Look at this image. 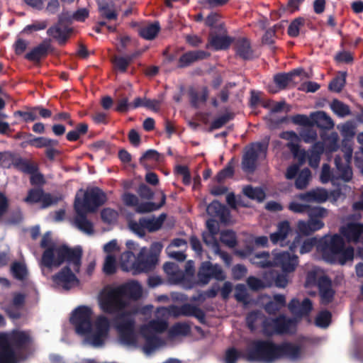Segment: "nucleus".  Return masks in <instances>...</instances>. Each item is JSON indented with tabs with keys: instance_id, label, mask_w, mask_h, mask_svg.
<instances>
[{
	"instance_id": "f257e3e1",
	"label": "nucleus",
	"mask_w": 363,
	"mask_h": 363,
	"mask_svg": "<svg viewBox=\"0 0 363 363\" xmlns=\"http://www.w3.org/2000/svg\"><path fill=\"white\" fill-rule=\"evenodd\" d=\"M40 247L43 249L40 259V265L48 269L58 268L64 263L67 265L52 275V281L55 285L65 290H69L79 282L75 274L79 273L82 266L83 250L81 246L71 247L66 244L56 242L50 231L46 232L41 239Z\"/></svg>"
},
{
	"instance_id": "f03ea898",
	"label": "nucleus",
	"mask_w": 363,
	"mask_h": 363,
	"mask_svg": "<svg viewBox=\"0 0 363 363\" xmlns=\"http://www.w3.org/2000/svg\"><path fill=\"white\" fill-rule=\"evenodd\" d=\"M93 311L87 306H79L72 313L70 323L76 333L84 337V340L94 347L104 345L108 337L110 321L104 315H99L92 324Z\"/></svg>"
},
{
	"instance_id": "7ed1b4c3",
	"label": "nucleus",
	"mask_w": 363,
	"mask_h": 363,
	"mask_svg": "<svg viewBox=\"0 0 363 363\" xmlns=\"http://www.w3.org/2000/svg\"><path fill=\"white\" fill-rule=\"evenodd\" d=\"M33 337L30 330L14 329L0 333V363H18L30 352Z\"/></svg>"
},
{
	"instance_id": "20e7f679",
	"label": "nucleus",
	"mask_w": 363,
	"mask_h": 363,
	"mask_svg": "<svg viewBox=\"0 0 363 363\" xmlns=\"http://www.w3.org/2000/svg\"><path fill=\"white\" fill-rule=\"evenodd\" d=\"M318 250L330 263L337 262L342 265L354 257V248L350 246L345 247L344 239L339 234L325 235L319 239Z\"/></svg>"
},
{
	"instance_id": "39448f33",
	"label": "nucleus",
	"mask_w": 363,
	"mask_h": 363,
	"mask_svg": "<svg viewBox=\"0 0 363 363\" xmlns=\"http://www.w3.org/2000/svg\"><path fill=\"white\" fill-rule=\"evenodd\" d=\"M245 358L249 362H272L277 359V344L271 340H254Z\"/></svg>"
},
{
	"instance_id": "423d86ee",
	"label": "nucleus",
	"mask_w": 363,
	"mask_h": 363,
	"mask_svg": "<svg viewBox=\"0 0 363 363\" xmlns=\"http://www.w3.org/2000/svg\"><path fill=\"white\" fill-rule=\"evenodd\" d=\"M268 150V143H252L245 147L242 158V169L246 173H253L258 159H264Z\"/></svg>"
},
{
	"instance_id": "0eeeda50",
	"label": "nucleus",
	"mask_w": 363,
	"mask_h": 363,
	"mask_svg": "<svg viewBox=\"0 0 363 363\" xmlns=\"http://www.w3.org/2000/svg\"><path fill=\"white\" fill-rule=\"evenodd\" d=\"M162 249V245L156 242L152 244L150 249H140L133 264V268L139 272H150L155 268L158 262L159 255Z\"/></svg>"
},
{
	"instance_id": "6e6552de",
	"label": "nucleus",
	"mask_w": 363,
	"mask_h": 363,
	"mask_svg": "<svg viewBox=\"0 0 363 363\" xmlns=\"http://www.w3.org/2000/svg\"><path fill=\"white\" fill-rule=\"evenodd\" d=\"M106 194L99 187L87 189L84 193L83 199L78 194L74 199V208H80L87 212H94L106 201Z\"/></svg>"
},
{
	"instance_id": "1a4fd4ad",
	"label": "nucleus",
	"mask_w": 363,
	"mask_h": 363,
	"mask_svg": "<svg viewBox=\"0 0 363 363\" xmlns=\"http://www.w3.org/2000/svg\"><path fill=\"white\" fill-rule=\"evenodd\" d=\"M128 302L123 298L116 287L111 289L100 301V307L103 312L111 315H117V317L125 312Z\"/></svg>"
},
{
	"instance_id": "9d476101",
	"label": "nucleus",
	"mask_w": 363,
	"mask_h": 363,
	"mask_svg": "<svg viewBox=\"0 0 363 363\" xmlns=\"http://www.w3.org/2000/svg\"><path fill=\"white\" fill-rule=\"evenodd\" d=\"M117 329L121 342L126 345H134L137 342L135 333V320L129 312L121 313L118 317Z\"/></svg>"
},
{
	"instance_id": "9b49d317",
	"label": "nucleus",
	"mask_w": 363,
	"mask_h": 363,
	"mask_svg": "<svg viewBox=\"0 0 363 363\" xmlns=\"http://www.w3.org/2000/svg\"><path fill=\"white\" fill-rule=\"evenodd\" d=\"M225 277H226L219 264H213L209 261L203 262H201L197 272L196 285H206L212 279L217 281H223L225 279Z\"/></svg>"
},
{
	"instance_id": "f8f14e48",
	"label": "nucleus",
	"mask_w": 363,
	"mask_h": 363,
	"mask_svg": "<svg viewBox=\"0 0 363 363\" xmlns=\"http://www.w3.org/2000/svg\"><path fill=\"white\" fill-rule=\"evenodd\" d=\"M272 267H280L284 273L294 272L298 264V257L289 252H272Z\"/></svg>"
},
{
	"instance_id": "ddd939ff",
	"label": "nucleus",
	"mask_w": 363,
	"mask_h": 363,
	"mask_svg": "<svg viewBox=\"0 0 363 363\" xmlns=\"http://www.w3.org/2000/svg\"><path fill=\"white\" fill-rule=\"evenodd\" d=\"M26 301V294L19 291L11 294V299L9 304L4 307V311L7 316L16 320L22 317L21 310L23 308Z\"/></svg>"
},
{
	"instance_id": "4468645a",
	"label": "nucleus",
	"mask_w": 363,
	"mask_h": 363,
	"mask_svg": "<svg viewBox=\"0 0 363 363\" xmlns=\"http://www.w3.org/2000/svg\"><path fill=\"white\" fill-rule=\"evenodd\" d=\"M294 324L293 320L287 318L284 315L272 318L264 322V330L269 334H285L289 333Z\"/></svg>"
},
{
	"instance_id": "2eb2a0df",
	"label": "nucleus",
	"mask_w": 363,
	"mask_h": 363,
	"mask_svg": "<svg viewBox=\"0 0 363 363\" xmlns=\"http://www.w3.org/2000/svg\"><path fill=\"white\" fill-rule=\"evenodd\" d=\"M303 72L302 68L294 69L289 72H279L274 75L273 81L279 90L294 88L298 84L295 79Z\"/></svg>"
},
{
	"instance_id": "dca6fc26",
	"label": "nucleus",
	"mask_w": 363,
	"mask_h": 363,
	"mask_svg": "<svg viewBox=\"0 0 363 363\" xmlns=\"http://www.w3.org/2000/svg\"><path fill=\"white\" fill-rule=\"evenodd\" d=\"M352 150L350 149L344 155L343 162L342 158L340 155H336L334 159V163L336 169L340 173V178L345 182H349L352 178V170L350 165L352 159Z\"/></svg>"
},
{
	"instance_id": "f3484780",
	"label": "nucleus",
	"mask_w": 363,
	"mask_h": 363,
	"mask_svg": "<svg viewBox=\"0 0 363 363\" xmlns=\"http://www.w3.org/2000/svg\"><path fill=\"white\" fill-rule=\"evenodd\" d=\"M340 232L347 242L357 244L363 234V223H348L346 225L340 228Z\"/></svg>"
},
{
	"instance_id": "a211bd4d",
	"label": "nucleus",
	"mask_w": 363,
	"mask_h": 363,
	"mask_svg": "<svg viewBox=\"0 0 363 363\" xmlns=\"http://www.w3.org/2000/svg\"><path fill=\"white\" fill-rule=\"evenodd\" d=\"M318 288L322 304L328 305L333 301L335 291L332 288V281L328 277L321 276L318 278Z\"/></svg>"
},
{
	"instance_id": "6ab92c4d",
	"label": "nucleus",
	"mask_w": 363,
	"mask_h": 363,
	"mask_svg": "<svg viewBox=\"0 0 363 363\" xmlns=\"http://www.w3.org/2000/svg\"><path fill=\"white\" fill-rule=\"evenodd\" d=\"M124 299L138 300L142 296V287L136 281H132L116 287Z\"/></svg>"
},
{
	"instance_id": "aec40b11",
	"label": "nucleus",
	"mask_w": 363,
	"mask_h": 363,
	"mask_svg": "<svg viewBox=\"0 0 363 363\" xmlns=\"http://www.w3.org/2000/svg\"><path fill=\"white\" fill-rule=\"evenodd\" d=\"M302 354L301 346L291 342L277 344V359L286 357L292 360L298 359Z\"/></svg>"
},
{
	"instance_id": "412c9836",
	"label": "nucleus",
	"mask_w": 363,
	"mask_h": 363,
	"mask_svg": "<svg viewBox=\"0 0 363 363\" xmlns=\"http://www.w3.org/2000/svg\"><path fill=\"white\" fill-rule=\"evenodd\" d=\"M72 29L67 26L57 24L50 27L47 33L55 39L60 45H64L69 38Z\"/></svg>"
},
{
	"instance_id": "4be33fe9",
	"label": "nucleus",
	"mask_w": 363,
	"mask_h": 363,
	"mask_svg": "<svg viewBox=\"0 0 363 363\" xmlns=\"http://www.w3.org/2000/svg\"><path fill=\"white\" fill-rule=\"evenodd\" d=\"M210 56V53L203 50L189 51L183 55L179 59L177 67L184 68L190 66L194 62L204 60Z\"/></svg>"
},
{
	"instance_id": "5701e85b",
	"label": "nucleus",
	"mask_w": 363,
	"mask_h": 363,
	"mask_svg": "<svg viewBox=\"0 0 363 363\" xmlns=\"http://www.w3.org/2000/svg\"><path fill=\"white\" fill-rule=\"evenodd\" d=\"M298 198L301 201L308 203H323L328 200V193L325 189L317 188L298 194Z\"/></svg>"
},
{
	"instance_id": "b1692460",
	"label": "nucleus",
	"mask_w": 363,
	"mask_h": 363,
	"mask_svg": "<svg viewBox=\"0 0 363 363\" xmlns=\"http://www.w3.org/2000/svg\"><path fill=\"white\" fill-rule=\"evenodd\" d=\"M207 213L213 217L218 218L221 222H226L230 212L225 206L217 200L213 201L206 208Z\"/></svg>"
},
{
	"instance_id": "393cba45",
	"label": "nucleus",
	"mask_w": 363,
	"mask_h": 363,
	"mask_svg": "<svg viewBox=\"0 0 363 363\" xmlns=\"http://www.w3.org/2000/svg\"><path fill=\"white\" fill-rule=\"evenodd\" d=\"M236 55L244 60L252 59L253 50L250 40L247 38H239L235 41Z\"/></svg>"
},
{
	"instance_id": "a878e982",
	"label": "nucleus",
	"mask_w": 363,
	"mask_h": 363,
	"mask_svg": "<svg viewBox=\"0 0 363 363\" xmlns=\"http://www.w3.org/2000/svg\"><path fill=\"white\" fill-rule=\"evenodd\" d=\"M50 47V42L44 40L26 53L25 57L29 61L39 62L41 59L48 55Z\"/></svg>"
},
{
	"instance_id": "bb28decb",
	"label": "nucleus",
	"mask_w": 363,
	"mask_h": 363,
	"mask_svg": "<svg viewBox=\"0 0 363 363\" xmlns=\"http://www.w3.org/2000/svg\"><path fill=\"white\" fill-rule=\"evenodd\" d=\"M233 40L229 36H221L218 35H210L208 42L206 45V48H213L214 50H227Z\"/></svg>"
},
{
	"instance_id": "cd10ccee",
	"label": "nucleus",
	"mask_w": 363,
	"mask_h": 363,
	"mask_svg": "<svg viewBox=\"0 0 363 363\" xmlns=\"http://www.w3.org/2000/svg\"><path fill=\"white\" fill-rule=\"evenodd\" d=\"M312 125H315L323 130H330L334 126V123L331 118L324 111H316L311 113Z\"/></svg>"
},
{
	"instance_id": "c85d7f7f",
	"label": "nucleus",
	"mask_w": 363,
	"mask_h": 363,
	"mask_svg": "<svg viewBox=\"0 0 363 363\" xmlns=\"http://www.w3.org/2000/svg\"><path fill=\"white\" fill-rule=\"evenodd\" d=\"M324 225L322 220H311L308 218L307 221L299 220L297 223V230L298 234L301 235H309L323 228Z\"/></svg>"
},
{
	"instance_id": "c756f323",
	"label": "nucleus",
	"mask_w": 363,
	"mask_h": 363,
	"mask_svg": "<svg viewBox=\"0 0 363 363\" xmlns=\"http://www.w3.org/2000/svg\"><path fill=\"white\" fill-rule=\"evenodd\" d=\"M77 216L75 217V224L77 227L82 231L91 234L94 232L93 224L86 218L87 211L80 208H74Z\"/></svg>"
},
{
	"instance_id": "7c9ffc66",
	"label": "nucleus",
	"mask_w": 363,
	"mask_h": 363,
	"mask_svg": "<svg viewBox=\"0 0 363 363\" xmlns=\"http://www.w3.org/2000/svg\"><path fill=\"white\" fill-rule=\"evenodd\" d=\"M141 333L145 340L143 345V350L145 353L150 354L160 345L162 340L152 333H149L143 329H141Z\"/></svg>"
},
{
	"instance_id": "2f4dec72",
	"label": "nucleus",
	"mask_w": 363,
	"mask_h": 363,
	"mask_svg": "<svg viewBox=\"0 0 363 363\" xmlns=\"http://www.w3.org/2000/svg\"><path fill=\"white\" fill-rule=\"evenodd\" d=\"M286 306V298L284 295L276 294L273 299L267 302L264 309L269 315H274Z\"/></svg>"
},
{
	"instance_id": "473e14b6",
	"label": "nucleus",
	"mask_w": 363,
	"mask_h": 363,
	"mask_svg": "<svg viewBox=\"0 0 363 363\" xmlns=\"http://www.w3.org/2000/svg\"><path fill=\"white\" fill-rule=\"evenodd\" d=\"M161 201L156 203L152 201L139 203L135 208V212L138 213H146L157 211L162 208L166 203V195L161 192Z\"/></svg>"
},
{
	"instance_id": "72a5a7b5",
	"label": "nucleus",
	"mask_w": 363,
	"mask_h": 363,
	"mask_svg": "<svg viewBox=\"0 0 363 363\" xmlns=\"http://www.w3.org/2000/svg\"><path fill=\"white\" fill-rule=\"evenodd\" d=\"M12 164L18 171L28 174L36 173L38 171V167L36 164L22 157L15 158L12 162Z\"/></svg>"
},
{
	"instance_id": "f704fd0d",
	"label": "nucleus",
	"mask_w": 363,
	"mask_h": 363,
	"mask_svg": "<svg viewBox=\"0 0 363 363\" xmlns=\"http://www.w3.org/2000/svg\"><path fill=\"white\" fill-rule=\"evenodd\" d=\"M182 310L183 316L194 317L201 323L204 324L206 323V314L200 308L190 303H184L182 305Z\"/></svg>"
},
{
	"instance_id": "c9c22d12",
	"label": "nucleus",
	"mask_w": 363,
	"mask_h": 363,
	"mask_svg": "<svg viewBox=\"0 0 363 363\" xmlns=\"http://www.w3.org/2000/svg\"><path fill=\"white\" fill-rule=\"evenodd\" d=\"M286 273H279L275 271H271L265 274V279L267 282H272V286L274 285L278 288H285L289 282Z\"/></svg>"
},
{
	"instance_id": "e433bc0d",
	"label": "nucleus",
	"mask_w": 363,
	"mask_h": 363,
	"mask_svg": "<svg viewBox=\"0 0 363 363\" xmlns=\"http://www.w3.org/2000/svg\"><path fill=\"white\" fill-rule=\"evenodd\" d=\"M194 266L192 261H188L185 265V273H182L179 280L189 289L193 288L196 285L194 280Z\"/></svg>"
},
{
	"instance_id": "4c0bfd02",
	"label": "nucleus",
	"mask_w": 363,
	"mask_h": 363,
	"mask_svg": "<svg viewBox=\"0 0 363 363\" xmlns=\"http://www.w3.org/2000/svg\"><path fill=\"white\" fill-rule=\"evenodd\" d=\"M166 218V214L162 213L158 218H145L143 217V223L145 225V230L150 233L155 232L160 230Z\"/></svg>"
},
{
	"instance_id": "58836bf2",
	"label": "nucleus",
	"mask_w": 363,
	"mask_h": 363,
	"mask_svg": "<svg viewBox=\"0 0 363 363\" xmlns=\"http://www.w3.org/2000/svg\"><path fill=\"white\" fill-rule=\"evenodd\" d=\"M160 30L159 22H155L139 29V35L148 40H153Z\"/></svg>"
},
{
	"instance_id": "ea45409f",
	"label": "nucleus",
	"mask_w": 363,
	"mask_h": 363,
	"mask_svg": "<svg viewBox=\"0 0 363 363\" xmlns=\"http://www.w3.org/2000/svg\"><path fill=\"white\" fill-rule=\"evenodd\" d=\"M306 19L303 17L298 16L291 21L287 28V34L291 38H297L301 31L302 28L305 26Z\"/></svg>"
},
{
	"instance_id": "a19ab883",
	"label": "nucleus",
	"mask_w": 363,
	"mask_h": 363,
	"mask_svg": "<svg viewBox=\"0 0 363 363\" xmlns=\"http://www.w3.org/2000/svg\"><path fill=\"white\" fill-rule=\"evenodd\" d=\"M191 333V327L186 323H177L169 330L168 334L170 337L177 336H187Z\"/></svg>"
},
{
	"instance_id": "79ce46f5",
	"label": "nucleus",
	"mask_w": 363,
	"mask_h": 363,
	"mask_svg": "<svg viewBox=\"0 0 363 363\" xmlns=\"http://www.w3.org/2000/svg\"><path fill=\"white\" fill-rule=\"evenodd\" d=\"M167 328L168 323L166 320H150L146 325L143 327L142 329L155 334V333H162L166 331Z\"/></svg>"
},
{
	"instance_id": "37998d69",
	"label": "nucleus",
	"mask_w": 363,
	"mask_h": 363,
	"mask_svg": "<svg viewBox=\"0 0 363 363\" xmlns=\"http://www.w3.org/2000/svg\"><path fill=\"white\" fill-rule=\"evenodd\" d=\"M252 262L260 268L272 267V259L268 252H262L255 254L251 259Z\"/></svg>"
},
{
	"instance_id": "c03bdc74",
	"label": "nucleus",
	"mask_w": 363,
	"mask_h": 363,
	"mask_svg": "<svg viewBox=\"0 0 363 363\" xmlns=\"http://www.w3.org/2000/svg\"><path fill=\"white\" fill-rule=\"evenodd\" d=\"M28 143L36 148H47L48 147L57 146L59 145L58 140L45 137H34L29 140Z\"/></svg>"
},
{
	"instance_id": "a18cd8bd",
	"label": "nucleus",
	"mask_w": 363,
	"mask_h": 363,
	"mask_svg": "<svg viewBox=\"0 0 363 363\" xmlns=\"http://www.w3.org/2000/svg\"><path fill=\"white\" fill-rule=\"evenodd\" d=\"M243 194L250 199L256 200L258 202L262 201L265 199V192L259 187H252L250 185L243 188Z\"/></svg>"
},
{
	"instance_id": "49530a36",
	"label": "nucleus",
	"mask_w": 363,
	"mask_h": 363,
	"mask_svg": "<svg viewBox=\"0 0 363 363\" xmlns=\"http://www.w3.org/2000/svg\"><path fill=\"white\" fill-rule=\"evenodd\" d=\"M189 95L191 106L195 108H198L199 102L205 103L207 101L208 90L207 87L204 86L200 95L196 91L191 89L189 91Z\"/></svg>"
},
{
	"instance_id": "de8ad7c7",
	"label": "nucleus",
	"mask_w": 363,
	"mask_h": 363,
	"mask_svg": "<svg viewBox=\"0 0 363 363\" xmlns=\"http://www.w3.org/2000/svg\"><path fill=\"white\" fill-rule=\"evenodd\" d=\"M311 177V172L306 167L303 169L298 174L295 181V187L297 189H304L307 187L309 180Z\"/></svg>"
},
{
	"instance_id": "09e8293b",
	"label": "nucleus",
	"mask_w": 363,
	"mask_h": 363,
	"mask_svg": "<svg viewBox=\"0 0 363 363\" xmlns=\"http://www.w3.org/2000/svg\"><path fill=\"white\" fill-rule=\"evenodd\" d=\"M99 11L101 16L107 20L111 21L118 18V13L106 1H103L99 4Z\"/></svg>"
},
{
	"instance_id": "8fccbe9b",
	"label": "nucleus",
	"mask_w": 363,
	"mask_h": 363,
	"mask_svg": "<svg viewBox=\"0 0 363 363\" xmlns=\"http://www.w3.org/2000/svg\"><path fill=\"white\" fill-rule=\"evenodd\" d=\"M247 284L249 288L254 291H257L272 286V283L267 282V279H266V281H264L254 276H250L247 279Z\"/></svg>"
},
{
	"instance_id": "3c124183",
	"label": "nucleus",
	"mask_w": 363,
	"mask_h": 363,
	"mask_svg": "<svg viewBox=\"0 0 363 363\" xmlns=\"http://www.w3.org/2000/svg\"><path fill=\"white\" fill-rule=\"evenodd\" d=\"M233 118L234 114L233 113H225L218 116L211 122L208 131L211 132L214 130L222 128L230 121L233 120Z\"/></svg>"
},
{
	"instance_id": "603ef678",
	"label": "nucleus",
	"mask_w": 363,
	"mask_h": 363,
	"mask_svg": "<svg viewBox=\"0 0 363 363\" xmlns=\"http://www.w3.org/2000/svg\"><path fill=\"white\" fill-rule=\"evenodd\" d=\"M11 271L13 277L18 280H24L28 274L26 267L19 262H14L11 267Z\"/></svg>"
},
{
	"instance_id": "864d4df0",
	"label": "nucleus",
	"mask_w": 363,
	"mask_h": 363,
	"mask_svg": "<svg viewBox=\"0 0 363 363\" xmlns=\"http://www.w3.org/2000/svg\"><path fill=\"white\" fill-rule=\"evenodd\" d=\"M331 109L340 117H345L351 113L349 106L339 101L334 99L330 104Z\"/></svg>"
},
{
	"instance_id": "5fc2aeb1",
	"label": "nucleus",
	"mask_w": 363,
	"mask_h": 363,
	"mask_svg": "<svg viewBox=\"0 0 363 363\" xmlns=\"http://www.w3.org/2000/svg\"><path fill=\"white\" fill-rule=\"evenodd\" d=\"M307 214L311 220H321V218L328 216V211L321 206H311L309 205Z\"/></svg>"
},
{
	"instance_id": "6e6d98bb",
	"label": "nucleus",
	"mask_w": 363,
	"mask_h": 363,
	"mask_svg": "<svg viewBox=\"0 0 363 363\" xmlns=\"http://www.w3.org/2000/svg\"><path fill=\"white\" fill-rule=\"evenodd\" d=\"M339 137L336 132H332L324 139V145L325 150L329 152H333L338 150Z\"/></svg>"
},
{
	"instance_id": "4d7b16f0",
	"label": "nucleus",
	"mask_w": 363,
	"mask_h": 363,
	"mask_svg": "<svg viewBox=\"0 0 363 363\" xmlns=\"http://www.w3.org/2000/svg\"><path fill=\"white\" fill-rule=\"evenodd\" d=\"M234 175V166L233 160L230 161L227 165L221 169L215 177L214 179L218 183L223 182L227 178L233 177Z\"/></svg>"
},
{
	"instance_id": "13d9d810",
	"label": "nucleus",
	"mask_w": 363,
	"mask_h": 363,
	"mask_svg": "<svg viewBox=\"0 0 363 363\" xmlns=\"http://www.w3.org/2000/svg\"><path fill=\"white\" fill-rule=\"evenodd\" d=\"M332 314L329 311H322L316 316L315 323L318 327L326 328L329 326Z\"/></svg>"
},
{
	"instance_id": "bf43d9fd",
	"label": "nucleus",
	"mask_w": 363,
	"mask_h": 363,
	"mask_svg": "<svg viewBox=\"0 0 363 363\" xmlns=\"http://www.w3.org/2000/svg\"><path fill=\"white\" fill-rule=\"evenodd\" d=\"M26 108L27 109L26 111L21 110L16 111L13 113V116L15 117L21 116L23 118V121L26 123L35 121L38 118V116L35 113V106L26 107Z\"/></svg>"
},
{
	"instance_id": "052dcab7",
	"label": "nucleus",
	"mask_w": 363,
	"mask_h": 363,
	"mask_svg": "<svg viewBox=\"0 0 363 363\" xmlns=\"http://www.w3.org/2000/svg\"><path fill=\"white\" fill-rule=\"evenodd\" d=\"M43 192L44 191L41 188L31 189L28 191L24 201L28 203H40Z\"/></svg>"
},
{
	"instance_id": "680f3d73",
	"label": "nucleus",
	"mask_w": 363,
	"mask_h": 363,
	"mask_svg": "<svg viewBox=\"0 0 363 363\" xmlns=\"http://www.w3.org/2000/svg\"><path fill=\"white\" fill-rule=\"evenodd\" d=\"M220 242L229 247H234L237 245L235 234L232 230L221 232L220 237Z\"/></svg>"
},
{
	"instance_id": "e2e57ef3",
	"label": "nucleus",
	"mask_w": 363,
	"mask_h": 363,
	"mask_svg": "<svg viewBox=\"0 0 363 363\" xmlns=\"http://www.w3.org/2000/svg\"><path fill=\"white\" fill-rule=\"evenodd\" d=\"M103 270L106 275H112L116 272V259L114 255H108L106 256Z\"/></svg>"
},
{
	"instance_id": "0e129e2a",
	"label": "nucleus",
	"mask_w": 363,
	"mask_h": 363,
	"mask_svg": "<svg viewBox=\"0 0 363 363\" xmlns=\"http://www.w3.org/2000/svg\"><path fill=\"white\" fill-rule=\"evenodd\" d=\"M346 73H344L342 77H335L329 84L328 88L330 91L340 93L345 84Z\"/></svg>"
},
{
	"instance_id": "69168bd1",
	"label": "nucleus",
	"mask_w": 363,
	"mask_h": 363,
	"mask_svg": "<svg viewBox=\"0 0 363 363\" xmlns=\"http://www.w3.org/2000/svg\"><path fill=\"white\" fill-rule=\"evenodd\" d=\"M235 299L240 303L244 304L248 303V298L249 295L247 292L245 286L242 284H239L235 286Z\"/></svg>"
},
{
	"instance_id": "338daca9",
	"label": "nucleus",
	"mask_w": 363,
	"mask_h": 363,
	"mask_svg": "<svg viewBox=\"0 0 363 363\" xmlns=\"http://www.w3.org/2000/svg\"><path fill=\"white\" fill-rule=\"evenodd\" d=\"M319 240L316 238H309L303 240L299 252L303 255L311 252L313 247L318 246Z\"/></svg>"
},
{
	"instance_id": "774afa93",
	"label": "nucleus",
	"mask_w": 363,
	"mask_h": 363,
	"mask_svg": "<svg viewBox=\"0 0 363 363\" xmlns=\"http://www.w3.org/2000/svg\"><path fill=\"white\" fill-rule=\"evenodd\" d=\"M118 216V212L109 208H104L101 212V219L106 223L111 224L113 223L117 220Z\"/></svg>"
}]
</instances>
